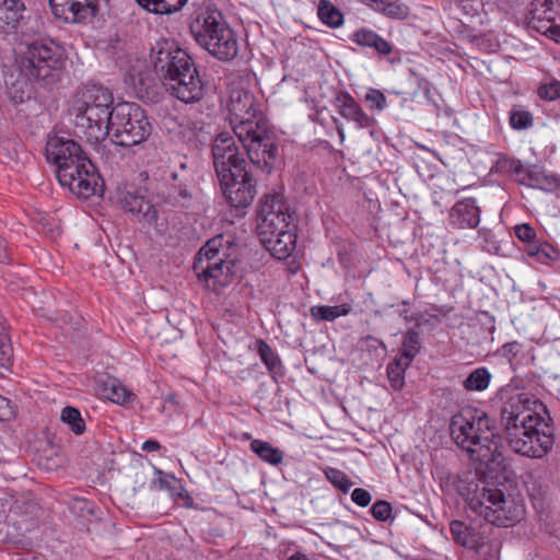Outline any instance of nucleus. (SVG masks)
Returning <instances> with one entry per match:
<instances>
[{"label": "nucleus", "instance_id": "25", "mask_svg": "<svg viewBox=\"0 0 560 560\" xmlns=\"http://www.w3.org/2000/svg\"><path fill=\"white\" fill-rule=\"evenodd\" d=\"M370 8L393 20H406L410 10L400 0H371Z\"/></svg>", "mask_w": 560, "mask_h": 560}, {"label": "nucleus", "instance_id": "51", "mask_svg": "<svg viewBox=\"0 0 560 560\" xmlns=\"http://www.w3.org/2000/svg\"><path fill=\"white\" fill-rule=\"evenodd\" d=\"M526 252L532 257H540L544 256L545 258L549 257L548 253L546 252V248L541 245H537L534 242L528 243V247L526 248Z\"/></svg>", "mask_w": 560, "mask_h": 560}, {"label": "nucleus", "instance_id": "56", "mask_svg": "<svg viewBox=\"0 0 560 560\" xmlns=\"http://www.w3.org/2000/svg\"><path fill=\"white\" fill-rule=\"evenodd\" d=\"M288 560H308L307 556L302 552H294Z\"/></svg>", "mask_w": 560, "mask_h": 560}, {"label": "nucleus", "instance_id": "22", "mask_svg": "<svg viewBox=\"0 0 560 560\" xmlns=\"http://www.w3.org/2000/svg\"><path fill=\"white\" fill-rule=\"evenodd\" d=\"M351 40L359 46L374 49L381 56H388L393 51V46L388 40L366 27L357 30L352 34Z\"/></svg>", "mask_w": 560, "mask_h": 560}, {"label": "nucleus", "instance_id": "8", "mask_svg": "<svg viewBox=\"0 0 560 560\" xmlns=\"http://www.w3.org/2000/svg\"><path fill=\"white\" fill-rule=\"evenodd\" d=\"M189 28L197 44L218 60L231 61L237 57V35L220 11L207 10L199 13Z\"/></svg>", "mask_w": 560, "mask_h": 560}, {"label": "nucleus", "instance_id": "11", "mask_svg": "<svg viewBox=\"0 0 560 560\" xmlns=\"http://www.w3.org/2000/svg\"><path fill=\"white\" fill-rule=\"evenodd\" d=\"M56 172L60 185L79 198L86 199L103 191L101 176L84 152L71 162H63Z\"/></svg>", "mask_w": 560, "mask_h": 560}, {"label": "nucleus", "instance_id": "16", "mask_svg": "<svg viewBox=\"0 0 560 560\" xmlns=\"http://www.w3.org/2000/svg\"><path fill=\"white\" fill-rule=\"evenodd\" d=\"M117 201L127 212L137 217L139 221L154 224L158 220L155 207L141 195L127 188L118 189Z\"/></svg>", "mask_w": 560, "mask_h": 560}, {"label": "nucleus", "instance_id": "30", "mask_svg": "<svg viewBox=\"0 0 560 560\" xmlns=\"http://www.w3.org/2000/svg\"><path fill=\"white\" fill-rule=\"evenodd\" d=\"M249 448L269 465L278 466L283 460L282 451L272 446L269 442L256 439L250 442Z\"/></svg>", "mask_w": 560, "mask_h": 560}, {"label": "nucleus", "instance_id": "23", "mask_svg": "<svg viewBox=\"0 0 560 560\" xmlns=\"http://www.w3.org/2000/svg\"><path fill=\"white\" fill-rule=\"evenodd\" d=\"M54 15L67 23H82L86 21V14L91 12V8L85 4V9L81 11L77 9L75 0H49Z\"/></svg>", "mask_w": 560, "mask_h": 560}, {"label": "nucleus", "instance_id": "59", "mask_svg": "<svg viewBox=\"0 0 560 560\" xmlns=\"http://www.w3.org/2000/svg\"><path fill=\"white\" fill-rule=\"evenodd\" d=\"M364 4H366L368 7H370V3H372L371 0H361Z\"/></svg>", "mask_w": 560, "mask_h": 560}, {"label": "nucleus", "instance_id": "47", "mask_svg": "<svg viewBox=\"0 0 560 560\" xmlns=\"http://www.w3.org/2000/svg\"><path fill=\"white\" fill-rule=\"evenodd\" d=\"M516 237L526 243H532L536 238V232L529 224H520L515 226Z\"/></svg>", "mask_w": 560, "mask_h": 560}, {"label": "nucleus", "instance_id": "15", "mask_svg": "<svg viewBox=\"0 0 560 560\" xmlns=\"http://www.w3.org/2000/svg\"><path fill=\"white\" fill-rule=\"evenodd\" d=\"M220 186L226 201L234 208L250 206L256 195V185L250 172L246 176H231V179H221Z\"/></svg>", "mask_w": 560, "mask_h": 560}, {"label": "nucleus", "instance_id": "27", "mask_svg": "<svg viewBox=\"0 0 560 560\" xmlns=\"http://www.w3.org/2000/svg\"><path fill=\"white\" fill-rule=\"evenodd\" d=\"M359 348L363 354L369 357L366 363L370 364H380L387 353V347L384 341L370 335L359 340Z\"/></svg>", "mask_w": 560, "mask_h": 560}, {"label": "nucleus", "instance_id": "58", "mask_svg": "<svg viewBox=\"0 0 560 560\" xmlns=\"http://www.w3.org/2000/svg\"><path fill=\"white\" fill-rule=\"evenodd\" d=\"M187 142L196 144L197 140L195 139V136H189L187 138Z\"/></svg>", "mask_w": 560, "mask_h": 560}, {"label": "nucleus", "instance_id": "9", "mask_svg": "<svg viewBox=\"0 0 560 560\" xmlns=\"http://www.w3.org/2000/svg\"><path fill=\"white\" fill-rule=\"evenodd\" d=\"M223 243L224 238L221 235L211 238L199 250L194 262V270L199 280L213 291L228 285L234 273L235 262L229 258V248Z\"/></svg>", "mask_w": 560, "mask_h": 560}, {"label": "nucleus", "instance_id": "6", "mask_svg": "<svg viewBox=\"0 0 560 560\" xmlns=\"http://www.w3.org/2000/svg\"><path fill=\"white\" fill-rule=\"evenodd\" d=\"M460 494L466 497L467 510L470 513L498 527H509L524 515L523 504L510 495L505 497L501 489L482 480L469 482Z\"/></svg>", "mask_w": 560, "mask_h": 560}, {"label": "nucleus", "instance_id": "53", "mask_svg": "<svg viewBox=\"0 0 560 560\" xmlns=\"http://www.w3.org/2000/svg\"><path fill=\"white\" fill-rule=\"evenodd\" d=\"M160 447H161V445L158 441L148 440L142 444L141 448H142V451L150 453V452H155V451L160 450Z\"/></svg>", "mask_w": 560, "mask_h": 560}, {"label": "nucleus", "instance_id": "29", "mask_svg": "<svg viewBox=\"0 0 560 560\" xmlns=\"http://www.w3.org/2000/svg\"><path fill=\"white\" fill-rule=\"evenodd\" d=\"M421 350L420 332L416 328H410L402 337L401 348L398 359L410 364Z\"/></svg>", "mask_w": 560, "mask_h": 560}, {"label": "nucleus", "instance_id": "42", "mask_svg": "<svg viewBox=\"0 0 560 560\" xmlns=\"http://www.w3.org/2000/svg\"><path fill=\"white\" fill-rule=\"evenodd\" d=\"M139 98L153 102L158 95L156 83L148 78H138V82L133 83Z\"/></svg>", "mask_w": 560, "mask_h": 560}, {"label": "nucleus", "instance_id": "57", "mask_svg": "<svg viewBox=\"0 0 560 560\" xmlns=\"http://www.w3.org/2000/svg\"><path fill=\"white\" fill-rule=\"evenodd\" d=\"M338 135H339V137H340V139L342 141L343 138H345V133H343V129L341 127H338Z\"/></svg>", "mask_w": 560, "mask_h": 560}, {"label": "nucleus", "instance_id": "35", "mask_svg": "<svg viewBox=\"0 0 560 560\" xmlns=\"http://www.w3.org/2000/svg\"><path fill=\"white\" fill-rule=\"evenodd\" d=\"M170 199L174 206L184 209H191L197 201L196 196L186 185L173 187L170 192Z\"/></svg>", "mask_w": 560, "mask_h": 560}, {"label": "nucleus", "instance_id": "50", "mask_svg": "<svg viewBox=\"0 0 560 560\" xmlns=\"http://www.w3.org/2000/svg\"><path fill=\"white\" fill-rule=\"evenodd\" d=\"M13 416V409L9 399L0 395V420H7Z\"/></svg>", "mask_w": 560, "mask_h": 560}, {"label": "nucleus", "instance_id": "45", "mask_svg": "<svg viewBox=\"0 0 560 560\" xmlns=\"http://www.w3.org/2000/svg\"><path fill=\"white\" fill-rule=\"evenodd\" d=\"M538 95L540 98L546 101H555L560 97V81L551 80L548 83L542 84L538 89Z\"/></svg>", "mask_w": 560, "mask_h": 560}, {"label": "nucleus", "instance_id": "5", "mask_svg": "<svg viewBox=\"0 0 560 560\" xmlns=\"http://www.w3.org/2000/svg\"><path fill=\"white\" fill-rule=\"evenodd\" d=\"M151 59L155 74L171 95L186 104L200 102L205 97L207 86L185 50L168 43L158 44L152 48Z\"/></svg>", "mask_w": 560, "mask_h": 560}, {"label": "nucleus", "instance_id": "40", "mask_svg": "<svg viewBox=\"0 0 560 560\" xmlns=\"http://www.w3.org/2000/svg\"><path fill=\"white\" fill-rule=\"evenodd\" d=\"M256 346L257 352L267 369L271 372L276 371L281 365L278 354L262 339H257Z\"/></svg>", "mask_w": 560, "mask_h": 560}, {"label": "nucleus", "instance_id": "20", "mask_svg": "<svg viewBox=\"0 0 560 560\" xmlns=\"http://www.w3.org/2000/svg\"><path fill=\"white\" fill-rule=\"evenodd\" d=\"M451 222L460 229H474L480 222V208L474 198L457 201L451 211Z\"/></svg>", "mask_w": 560, "mask_h": 560}, {"label": "nucleus", "instance_id": "43", "mask_svg": "<svg viewBox=\"0 0 560 560\" xmlns=\"http://www.w3.org/2000/svg\"><path fill=\"white\" fill-rule=\"evenodd\" d=\"M325 475L327 479L342 492H348L353 485L349 477L337 468H327Z\"/></svg>", "mask_w": 560, "mask_h": 560}, {"label": "nucleus", "instance_id": "12", "mask_svg": "<svg viewBox=\"0 0 560 560\" xmlns=\"http://www.w3.org/2000/svg\"><path fill=\"white\" fill-rule=\"evenodd\" d=\"M290 229H295L293 214L279 195L266 196L258 211L257 231L260 240L279 235Z\"/></svg>", "mask_w": 560, "mask_h": 560}, {"label": "nucleus", "instance_id": "26", "mask_svg": "<svg viewBox=\"0 0 560 560\" xmlns=\"http://www.w3.org/2000/svg\"><path fill=\"white\" fill-rule=\"evenodd\" d=\"M39 511V504L32 492H21L13 497L11 505L13 514L32 520L38 516Z\"/></svg>", "mask_w": 560, "mask_h": 560}, {"label": "nucleus", "instance_id": "13", "mask_svg": "<svg viewBox=\"0 0 560 560\" xmlns=\"http://www.w3.org/2000/svg\"><path fill=\"white\" fill-rule=\"evenodd\" d=\"M213 166L218 179H231V176H246V161L240 154L233 137L220 133L212 144Z\"/></svg>", "mask_w": 560, "mask_h": 560}, {"label": "nucleus", "instance_id": "46", "mask_svg": "<svg viewBox=\"0 0 560 560\" xmlns=\"http://www.w3.org/2000/svg\"><path fill=\"white\" fill-rule=\"evenodd\" d=\"M365 101L370 103L371 108L377 110L386 107V96L380 90L371 89L365 95Z\"/></svg>", "mask_w": 560, "mask_h": 560}, {"label": "nucleus", "instance_id": "2", "mask_svg": "<svg viewBox=\"0 0 560 560\" xmlns=\"http://www.w3.org/2000/svg\"><path fill=\"white\" fill-rule=\"evenodd\" d=\"M67 62L65 48L54 40H33L22 43L15 50V69L22 79L13 81V74L5 80L11 86L10 94L14 101L23 102L32 93V81L44 86L60 80Z\"/></svg>", "mask_w": 560, "mask_h": 560}, {"label": "nucleus", "instance_id": "37", "mask_svg": "<svg viewBox=\"0 0 560 560\" xmlns=\"http://www.w3.org/2000/svg\"><path fill=\"white\" fill-rule=\"evenodd\" d=\"M349 308L346 305H315L311 308V314L319 320H334L340 316L347 315Z\"/></svg>", "mask_w": 560, "mask_h": 560}, {"label": "nucleus", "instance_id": "39", "mask_svg": "<svg viewBox=\"0 0 560 560\" xmlns=\"http://www.w3.org/2000/svg\"><path fill=\"white\" fill-rule=\"evenodd\" d=\"M13 349L4 327L0 326V374L10 370Z\"/></svg>", "mask_w": 560, "mask_h": 560}, {"label": "nucleus", "instance_id": "44", "mask_svg": "<svg viewBox=\"0 0 560 560\" xmlns=\"http://www.w3.org/2000/svg\"><path fill=\"white\" fill-rule=\"evenodd\" d=\"M371 513L373 517L380 522H386L394 518L393 508L390 503L385 500L376 501L371 508Z\"/></svg>", "mask_w": 560, "mask_h": 560}, {"label": "nucleus", "instance_id": "41", "mask_svg": "<svg viewBox=\"0 0 560 560\" xmlns=\"http://www.w3.org/2000/svg\"><path fill=\"white\" fill-rule=\"evenodd\" d=\"M509 121L513 129L525 130L533 126V116L521 106H514L509 114Z\"/></svg>", "mask_w": 560, "mask_h": 560}, {"label": "nucleus", "instance_id": "54", "mask_svg": "<svg viewBox=\"0 0 560 560\" xmlns=\"http://www.w3.org/2000/svg\"><path fill=\"white\" fill-rule=\"evenodd\" d=\"M9 260V254L5 241L0 237V262H7Z\"/></svg>", "mask_w": 560, "mask_h": 560}, {"label": "nucleus", "instance_id": "49", "mask_svg": "<svg viewBox=\"0 0 560 560\" xmlns=\"http://www.w3.org/2000/svg\"><path fill=\"white\" fill-rule=\"evenodd\" d=\"M77 9L80 11L85 9V4H88L92 10L86 14V20L94 18L98 12L100 0H75Z\"/></svg>", "mask_w": 560, "mask_h": 560}, {"label": "nucleus", "instance_id": "36", "mask_svg": "<svg viewBox=\"0 0 560 560\" xmlns=\"http://www.w3.org/2000/svg\"><path fill=\"white\" fill-rule=\"evenodd\" d=\"M60 419L77 435H80L85 431V422L81 417V412L79 411V409L74 407H65L61 410Z\"/></svg>", "mask_w": 560, "mask_h": 560}, {"label": "nucleus", "instance_id": "38", "mask_svg": "<svg viewBox=\"0 0 560 560\" xmlns=\"http://www.w3.org/2000/svg\"><path fill=\"white\" fill-rule=\"evenodd\" d=\"M405 363L406 361L396 358L387 366L388 380L395 390H399L405 384V371L410 365Z\"/></svg>", "mask_w": 560, "mask_h": 560}, {"label": "nucleus", "instance_id": "52", "mask_svg": "<svg viewBox=\"0 0 560 560\" xmlns=\"http://www.w3.org/2000/svg\"><path fill=\"white\" fill-rule=\"evenodd\" d=\"M89 502L84 499H75L73 501L72 509H80V511H86L88 513L92 514V509L89 506Z\"/></svg>", "mask_w": 560, "mask_h": 560}, {"label": "nucleus", "instance_id": "33", "mask_svg": "<svg viewBox=\"0 0 560 560\" xmlns=\"http://www.w3.org/2000/svg\"><path fill=\"white\" fill-rule=\"evenodd\" d=\"M102 386L104 397L116 404L126 402L131 395V393L114 377L106 378Z\"/></svg>", "mask_w": 560, "mask_h": 560}, {"label": "nucleus", "instance_id": "3", "mask_svg": "<svg viewBox=\"0 0 560 560\" xmlns=\"http://www.w3.org/2000/svg\"><path fill=\"white\" fill-rule=\"evenodd\" d=\"M450 432L453 441L469 458L486 469L495 470L503 460L500 438L494 422L483 410L467 407L451 418Z\"/></svg>", "mask_w": 560, "mask_h": 560}, {"label": "nucleus", "instance_id": "19", "mask_svg": "<svg viewBox=\"0 0 560 560\" xmlns=\"http://www.w3.org/2000/svg\"><path fill=\"white\" fill-rule=\"evenodd\" d=\"M339 114L357 124L359 128H368L375 124V119L369 116L359 103L348 92H341L336 97Z\"/></svg>", "mask_w": 560, "mask_h": 560}, {"label": "nucleus", "instance_id": "21", "mask_svg": "<svg viewBox=\"0 0 560 560\" xmlns=\"http://www.w3.org/2000/svg\"><path fill=\"white\" fill-rule=\"evenodd\" d=\"M294 230L295 229H290L282 233L279 232V235L265 237L260 241L275 258L285 259L295 248L296 234Z\"/></svg>", "mask_w": 560, "mask_h": 560}, {"label": "nucleus", "instance_id": "28", "mask_svg": "<svg viewBox=\"0 0 560 560\" xmlns=\"http://www.w3.org/2000/svg\"><path fill=\"white\" fill-rule=\"evenodd\" d=\"M510 171L516 175H522L518 179L521 184L539 185L547 182L549 185L557 186L558 179L556 177H547L537 171L525 170L521 161L511 160Z\"/></svg>", "mask_w": 560, "mask_h": 560}, {"label": "nucleus", "instance_id": "55", "mask_svg": "<svg viewBox=\"0 0 560 560\" xmlns=\"http://www.w3.org/2000/svg\"><path fill=\"white\" fill-rule=\"evenodd\" d=\"M176 480L172 476L161 477L159 479V485L162 489H171L172 483H175Z\"/></svg>", "mask_w": 560, "mask_h": 560}, {"label": "nucleus", "instance_id": "17", "mask_svg": "<svg viewBox=\"0 0 560 560\" xmlns=\"http://www.w3.org/2000/svg\"><path fill=\"white\" fill-rule=\"evenodd\" d=\"M26 11L23 0H0V36L16 34L25 22Z\"/></svg>", "mask_w": 560, "mask_h": 560}, {"label": "nucleus", "instance_id": "10", "mask_svg": "<svg viewBox=\"0 0 560 560\" xmlns=\"http://www.w3.org/2000/svg\"><path fill=\"white\" fill-rule=\"evenodd\" d=\"M152 132V125L142 109L136 103H120L115 106L108 136L121 147H131L145 141Z\"/></svg>", "mask_w": 560, "mask_h": 560}, {"label": "nucleus", "instance_id": "24", "mask_svg": "<svg viewBox=\"0 0 560 560\" xmlns=\"http://www.w3.org/2000/svg\"><path fill=\"white\" fill-rule=\"evenodd\" d=\"M450 530L454 541L465 548L479 550L483 547L482 537L462 521H453Z\"/></svg>", "mask_w": 560, "mask_h": 560}, {"label": "nucleus", "instance_id": "18", "mask_svg": "<svg viewBox=\"0 0 560 560\" xmlns=\"http://www.w3.org/2000/svg\"><path fill=\"white\" fill-rule=\"evenodd\" d=\"M46 159L57 168L63 165V162H71L83 153L78 142L65 137H50L46 143Z\"/></svg>", "mask_w": 560, "mask_h": 560}, {"label": "nucleus", "instance_id": "7", "mask_svg": "<svg viewBox=\"0 0 560 560\" xmlns=\"http://www.w3.org/2000/svg\"><path fill=\"white\" fill-rule=\"evenodd\" d=\"M114 97L108 89L92 84L82 90L72 106L75 128L90 142H98L108 136L114 115Z\"/></svg>", "mask_w": 560, "mask_h": 560}, {"label": "nucleus", "instance_id": "32", "mask_svg": "<svg viewBox=\"0 0 560 560\" xmlns=\"http://www.w3.org/2000/svg\"><path fill=\"white\" fill-rule=\"evenodd\" d=\"M140 7L155 14H170L180 10L188 0H136Z\"/></svg>", "mask_w": 560, "mask_h": 560}, {"label": "nucleus", "instance_id": "34", "mask_svg": "<svg viewBox=\"0 0 560 560\" xmlns=\"http://www.w3.org/2000/svg\"><path fill=\"white\" fill-rule=\"evenodd\" d=\"M491 381V374L487 368L474 370L463 382V387L468 392H481L488 388Z\"/></svg>", "mask_w": 560, "mask_h": 560}, {"label": "nucleus", "instance_id": "4", "mask_svg": "<svg viewBox=\"0 0 560 560\" xmlns=\"http://www.w3.org/2000/svg\"><path fill=\"white\" fill-rule=\"evenodd\" d=\"M522 394L513 395L501 410V421L512 450L523 456L540 458L552 446L551 434L540 429L542 418L528 407Z\"/></svg>", "mask_w": 560, "mask_h": 560}, {"label": "nucleus", "instance_id": "48", "mask_svg": "<svg viewBox=\"0 0 560 560\" xmlns=\"http://www.w3.org/2000/svg\"><path fill=\"white\" fill-rule=\"evenodd\" d=\"M352 501L359 506L365 508L371 503L370 492L363 488H355L351 493Z\"/></svg>", "mask_w": 560, "mask_h": 560}, {"label": "nucleus", "instance_id": "31", "mask_svg": "<svg viewBox=\"0 0 560 560\" xmlns=\"http://www.w3.org/2000/svg\"><path fill=\"white\" fill-rule=\"evenodd\" d=\"M317 15L324 24L331 28L340 27L343 24L342 12L329 0H319Z\"/></svg>", "mask_w": 560, "mask_h": 560}, {"label": "nucleus", "instance_id": "1", "mask_svg": "<svg viewBox=\"0 0 560 560\" xmlns=\"http://www.w3.org/2000/svg\"><path fill=\"white\" fill-rule=\"evenodd\" d=\"M230 125L247 152L252 164L270 172L278 158V143L259 110L255 96L242 88L230 91Z\"/></svg>", "mask_w": 560, "mask_h": 560}, {"label": "nucleus", "instance_id": "14", "mask_svg": "<svg viewBox=\"0 0 560 560\" xmlns=\"http://www.w3.org/2000/svg\"><path fill=\"white\" fill-rule=\"evenodd\" d=\"M530 23L555 42L560 40V0H534Z\"/></svg>", "mask_w": 560, "mask_h": 560}]
</instances>
